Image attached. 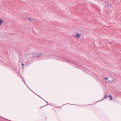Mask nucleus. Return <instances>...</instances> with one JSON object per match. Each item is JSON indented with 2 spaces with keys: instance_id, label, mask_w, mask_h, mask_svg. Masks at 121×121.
<instances>
[{
  "instance_id": "f257e3e1",
  "label": "nucleus",
  "mask_w": 121,
  "mask_h": 121,
  "mask_svg": "<svg viewBox=\"0 0 121 121\" xmlns=\"http://www.w3.org/2000/svg\"><path fill=\"white\" fill-rule=\"evenodd\" d=\"M73 35L77 38H79L81 36V35L78 33H77L75 35Z\"/></svg>"
},
{
  "instance_id": "f03ea898",
  "label": "nucleus",
  "mask_w": 121,
  "mask_h": 121,
  "mask_svg": "<svg viewBox=\"0 0 121 121\" xmlns=\"http://www.w3.org/2000/svg\"><path fill=\"white\" fill-rule=\"evenodd\" d=\"M108 97H109L111 100H112L113 97L111 95H110L108 96Z\"/></svg>"
},
{
  "instance_id": "7ed1b4c3",
  "label": "nucleus",
  "mask_w": 121,
  "mask_h": 121,
  "mask_svg": "<svg viewBox=\"0 0 121 121\" xmlns=\"http://www.w3.org/2000/svg\"><path fill=\"white\" fill-rule=\"evenodd\" d=\"M43 54H42V53H41L40 54H38L37 55V56H38L40 57Z\"/></svg>"
},
{
  "instance_id": "20e7f679",
  "label": "nucleus",
  "mask_w": 121,
  "mask_h": 121,
  "mask_svg": "<svg viewBox=\"0 0 121 121\" xmlns=\"http://www.w3.org/2000/svg\"><path fill=\"white\" fill-rule=\"evenodd\" d=\"M3 22V21L1 19H0V25H1Z\"/></svg>"
},
{
  "instance_id": "39448f33",
  "label": "nucleus",
  "mask_w": 121,
  "mask_h": 121,
  "mask_svg": "<svg viewBox=\"0 0 121 121\" xmlns=\"http://www.w3.org/2000/svg\"><path fill=\"white\" fill-rule=\"evenodd\" d=\"M106 97H107V95H105V96L103 98V99H102V100H101L100 101H101L102 100H104V99H105L106 98Z\"/></svg>"
},
{
  "instance_id": "423d86ee",
  "label": "nucleus",
  "mask_w": 121,
  "mask_h": 121,
  "mask_svg": "<svg viewBox=\"0 0 121 121\" xmlns=\"http://www.w3.org/2000/svg\"><path fill=\"white\" fill-rule=\"evenodd\" d=\"M113 81L112 80V81H108L107 82H108V83H112L113 82Z\"/></svg>"
},
{
  "instance_id": "0eeeda50",
  "label": "nucleus",
  "mask_w": 121,
  "mask_h": 121,
  "mask_svg": "<svg viewBox=\"0 0 121 121\" xmlns=\"http://www.w3.org/2000/svg\"><path fill=\"white\" fill-rule=\"evenodd\" d=\"M31 18H28V21H31Z\"/></svg>"
},
{
  "instance_id": "6e6552de",
  "label": "nucleus",
  "mask_w": 121,
  "mask_h": 121,
  "mask_svg": "<svg viewBox=\"0 0 121 121\" xmlns=\"http://www.w3.org/2000/svg\"><path fill=\"white\" fill-rule=\"evenodd\" d=\"M86 70H87V69L86 68L85 69V70H84V71L85 72H86Z\"/></svg>"
},
{
  "instance_id": "1a4fd4ad",
  "label": "nucleus",
  "mask_w": 121,
  "mask_h": 121,
  "mask_svg": "<svg viewBox=\"0 0 121 121\" xmlns=\"http://www.w3.org/2000/svg\"><path fill=\"white\" fill-rule=\"evenodd\" d=\"M106 80H108V78L107 77H106L105 78Z\"/></svg>"
},
{
  "instance_id": "9d476101",
  "label": "nucleus",
  "mask_w": 121,
  "mask_h": 121,
  "mask_svg": "<svg viewBox=\"0 0 121 121\" xmlns=\"http://www.w3.org/2000/svg\"><path fill=\"white\" fill-rule=\"evenodd\" d=\"M22 65L23 66L24 65V64L23 63H22Z\"/></svg>"
},
{
  "instance_id": "9b49d317",
  "label": "nucleus",
  "mask_w": 121,
  "mask_h": 121,
  "mask_svg": "<svg viewBox=\"0 0 121 121\" xmlns=\"http://www.w3.org/2000/svg\"><path fill=\"white\" fill-rule=\"evenodd\" d=\"M66 61L68 62H69V61H68V60H66Z\"/></svg>"
},
{
  "instance_id": "f8f14e48",
  "label": "nucleus",
  "mask_w": 121,
  "mask_h": 121,
  "mask_svg": "<svg viewBox=\"0 0 121 121\" xmlns=\"http://www.w3.org/2000/svg\"><path fill=\"white\" fill-rule=\"evenodd\" d=\"M24 83L26 84H26L25 83V82H24Z\"/></svg>"
},
{
  "instance_id": "ddd939ff",
  "label": "nucleus",
  "mask_w": 121,
  "mask_h": 121,
  "mask_svg": "<svg viewBox=\"0 0 121 121\" xmlns=\"http://www.w3.org/2000/svg\"><path fill=\"white\" fill-rule=\"evenodd\" d=\"M77 68H79V67H77Z\"/></svg>"
},
{
  "instance_id": "4468645a",
  "label": "nucleus",
  "mask_w": 121,
  "mask_h": 121,
  "mask_svg": "<svg viewBox=\"0 0 121 121\" xmlns=\"http://www.w3.org/2000/svg\"><path fill=\"white\" fill-rule=\"evenodd\" d=\"M46 103H48L47 102H46Z\"/></svg>"
}]
</instances>
